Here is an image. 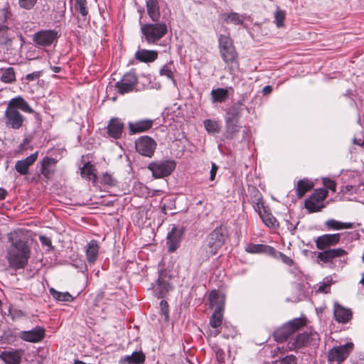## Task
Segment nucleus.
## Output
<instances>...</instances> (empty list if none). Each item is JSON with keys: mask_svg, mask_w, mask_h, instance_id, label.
Masks as SVG:
<instances>
[{"mask_svg": "<svg viewBox=\"0 0 364 364\" xmlns=\"http://www.w3.org/2000/svg\"><path fill=\"white\" fill-rule=\"evenodd\" d=\"M10 245L6 248V258L9 266L15 270L24 269L31 256L28 242L20 237H9Z\"/></svg>", "mask_w": 364, "mask_h": 364, "instance_id": "1", "label": "nucleus"}, {"mask_svg": "<svg viewBox=\"0 0 364 364\" xmlns=\"http://www.w3.org/2000/svg\"><path fill=\"white\" fill-rule=\"evenodd\" d=\"M18 109L26 113L33 112V109L21 97L18 96L11 99L7 105L4 114V122L6 127L18 129L23 125L24 117Z\"/></svg>", "mask_w": 364, "mask_h": 364, "instance_id": "2", "label": "nucleus"}, {"mask_svg": "<svg viewBox=\"0 0 364 364\" xmlns=\"http://www.w3.org/2000/svg\"><path fill=\"white\" fill-rule=\"evenodd\" d=\"M228 231L225 227L216 228L207 237L206 244L204 246L205 257H209L215 255L218 250L225 243Z\"/></svg>", "mask_w": 364, "mask_h": 364, "instance_id": "3", "label": "nucleus"}, {"mask_svg": "<svg viewBox=\"0 0 364 364\" xmlns=\"http://www.w3.org/2000/svg\"><path fill=\"white\" fill-rule=\"evenodd\" d=\"M219 49L221 57L231 71L232 64L236 62L237 53L232 41L228 35H220L218 38Z\"/></svg>", "mask_w": 364, "mask_h": 364, "instance_id": "4", "label": "nucleus"}, {"mask_svg": "<svg viewBox=\"0 0 364 364\" xmlns=\"http://www.w3.org/2000/svg\"><path fill=\"white\" fill-rule=\"evenodd\" d=\"M165 23H141V31L148 43H156L167 33Z\"/></svg>", "mask_w": 364, "mask_h": 364, "instance_id": "5", "label": "nucleus"}, {"mask_svg": "<svg viewBox=\"0 0 364 364\" xmlns=\"http://www.w3.org/2000/svg\"><path fill=\"white\" fill-rule=\"evenodd\" d=\"M320 341L319 335L312 330L306 331L299 334L294 340L288 343L287 348L289 350H297L307 345L317 346Z\"/></svg>", "mask_w": 364, "mask_h": 364, "instance_id": "6", "label": "nucleus"}, {"mask_svg": "<svg viewBox=\"0 0 364 364\" xmlns=\"http://www.w3.org/2000/svg\"><path fill=\"white\" fill-rule=\"evenodd\" d=\"M210 306L213 308L218 305L215 308L210 319V325L214 328H218L223 322V309L224 307V299L220 297L219 294L216 291H210L209 294Z\"/></svg>", "mask_w": 364, "mask_h": 364, "instance_id": "7", "label": "nucleus"}, {"mask_svg": "<svg viewBox=\"0 0 364 364\" xmlns=\"http://www.w3.org/2000/svg\"><path fill=\"white\" fill-rule=\"evenodd\" d=\"M328 196V191L326 189H316L314 192L305 200V208L310 213L320 211L323 207V202Z\"/></svg>", "mask_w": 364, "mask_h": 364, "instance_id": "8", "label": "nucleus"}, {"mask_svg": "<svg viewBox=\"0 0 364 364\" xmlns=\"http://www.w3.org/2000/svg\"><path fill=\"white\" fill-rule=\"evenodd\" d=\"M353 344L348 343L343 346L333 347L328 351V360L331 364H341L352 351Z\"/></svg>", "mask_w": 364, "mask_h": 364, "instance_id": "9", "label": "nucleus"}, {"mask_svg": "<svg viewBox=\"0 0 364 364\" xmlns=\"http://www.w3.org/2000/svg\"><path fill=\"white\" fill-rule=\"evenodd\" d=\"M176 164L173 161H157L151 163L148 168L156 178L166 177L174 170Z\"/></svg>", "mask_w": 364, "mask_h": 364, "instance_id": "10", "label": "nucleus"}, {"mask_svg": "<svg viewBox=\"0 0 364 364\" xmlns=\"http://www.w3.org/2000/svg\"><path fill=\"white\" fill-rule=\"evenodd\" d=\"M135 147L139 154L150 158L154 155L156 142L148 136H142L136 141Z\"/></svg>", "mask_w": 364, "mask_h": 364, "instance_id": "11", "label": "nucleus"}, {"mask_svg": "<svg viewBox=\"0 0 364 364\" xmlns=\"http://www.w3.org/2000/svg\"><path fill=\"white\" fill-rule=\"evenodd\" d=\"M137 84V77L135 74L128 73L122 80L116 83V88L119 93L124 95L134 90Z\"/></svg>", "mask_w": 364, "mask_h": 364, "instance_id": "12", "label": "nucleus"}, {"mask_svg": "<svg viewBox=\"0 0 364 364\" xmlns=\"http://www.w3.org/2000/svg\"><path fill=\"white\" fill-rule=\"evenodd\" d=\"M45 328L40 326H36L35 328L29 331H22L18 333V337L26 342L29 343H38L41 342L45 337Z\"/></svg>", "mask_w": 364, "mask_h": 364, "instance_id": "13", "label": "nucleus"}, {"mask_svg": "<svg viewBox=\"0 0 364 364\" xmlns=\"http://www.w3.org/2000/svg\"><path fill=\"white\" fill-rule=\"evenodd\" d=\"M170 279L171 277L166 270H161L159 272L156 285L154 287L155 292L159 298L164 297L166 294L172 289L169 283Z\"/></svg>", "mask_w": 364, "mask_h": 364, "instance_id": "14", "label": "nucleus"}, {"mask_svg": "<svg viewBox=\"0 0 364 364\" xmlns=\"http://www.w3.org/2000/svg\"><path fill=\"white\" fill-rule=\"evenodd\" d=\"M57 38L58 33L56 31L44 30L35 33L33 40L38 46H48L56 41Z\"/></svg>", "mask_w": 364, "mask_h": 364, "instance_id": "15", "label": "nucleus"}, {"mask_svg": "<svg viewBox=\"0 0 364 364\" xmlns=\"http://www.w3.org/2000/svg\"><path fill=\"white\" fill-rule=\"evenodd\" d=\"M305 325V321L302 318H294L284 326L277 332V336L280 337V339H287L291 334L294 333L300 327Z\"/></svg>", "mask_w": 364, "mask_h": 364, "instance_id": "16", "label": "nucleus"}, {"mask_svg": "<svg viewBox=\"0 0 364 364\" xmlns=\"http://www.w3.org/2000/svg\"><path fill=\"white\" fill-rule=\"evenodd\" d=\"M124 129V124L118 117L112 118L107 126V134L109 137L118 139L122 136Z\"/></svg>", "mask_w": 364, "mask_h": 364, "instance_id": "17", "label": "nucleus"}, {"mask_svg": "<svg viewBox=\"0 0 364 364\" xmlns=\"http://www.w3.org/2000/svg\"><path fill=\"white\" fill-rule=\"evenodd\" d=\"M348 252L343 248L328 249L318 253V259L324 263H332L336 258L346 257Z\"/></svg>", "mask_w": 364, "mask_h": 364, "instance_id": "18", "label": "nucleus"}, {"mask_svg": "<svg viewBox=\"0 0 364 364\" xmlns=\"http://www.w3.org/2000/svg\"><path fill=\"white\" fill-rule=\"evenodd\" d=\"M38 156V151L31 154L26 159L18 160L15 164L16 171L22 176H26L29 173V168L34 164Z\"/></svg>", "mask_w": 364, "mask_h": 364, "instance_id": "19", "label": "nucleus"}, {"mask_svg": "<svg viewBox=\"0 0 364 364\" xmlns=\"http://www.w3.org/2000/svg\"><path fill=\"white\" fill-rule=\"evenodd\" d=\"M341 240V234H325L316 240V245L318 250H325L331 246L338 244Z\"/></svg>", "mask_w": 364, "mask_h": 364, "instance_id": "20", "label": "nucleus"}, {"mask_svg": "<svg viewBox=\"0 0 364 364\" xmlns=\"http://www.w3.org/2000/svg\"><path fill=\"white\" fill-rule=\"evenodd\" d=\"M57 160L48 156L44 157L41 161L40 171L41 175L46 179L53 177L55 171Z\"/></svg>", "mask_w": 364, "mask_h": 364, "instance_id": "21", "label": "nucleus"}, {"mask_svg": "<svg viewBox=\"0 0 364 364\" xmlns=\"http://www.w3.org/2000/svg\"><path fill=\"white\" fill-rule=\"evenodd\" d=\"M333 315L337 322L346 323L352 318L353 312L350 309L346 308L338 303H334Z\"/></svg>", "mask_w": 364, "mask_h": 364, "instance_id": "22", "label": "nucleus"}, {"mask_svg": "<svg viewBox=\"0 0 364 364\" xmlns=\"http://www.w3.org/2000/svg\"><path fill=\"white\" fill-rule=\"evenodd\" d=\"M23 353L21 349L5 350L0 353V359L5 364H21Z\"/></svg>", "mask_w": 364, "mask_h": 364, "instance_id": "23", "label": "nucleus"}, {"mask_svg": "<svg viewBox=\"0 0 364 364\" xmlns=\"http://www.w3.org/2000/svg\"><path fill=\"white\" fill-rule=\"evenodd\" d=\"M182 232L176 227H173L171 231L167 235V245L169 252H174L178 249L181 242Z\"/></svg>", "mask_w": 364, "mask_h": 364, "instance_id": "24", "label": "nucleus"}, {"mask_svg": "<svg viewBox=\"0 0 364 364\" xmlns=\"http://www.w3.org/2000/svg\"><path fill=\"white\" fill-rule=\"evenodd\" d=\"M153 123L154 122L151 119H143L134 122H129V133L134 134L146 132L152 127Z\"/></svg>", "mask_w": 364, "mask_h": 364, "instance_id": "25", "label": "nucleus"}, {"mask_svg": "<svg viewBox=\"0 0 364 364\" xmlns=\"http://www.w3.org/2000/svg\"><path fill=\"white\" fill-rule=\"evenodd\" d=\"M136 60L141 63H153L158 58V52L152 50L139 49L134 54Z\"/></svg>", "mask_w": 364, "mask_h": 364, "instance_id": "26", "label": "nucleus"}, {"mask_svg": "<svg viewBox=\"0 0 364 364\" xmlns=\"http://www.w3.org/2000/svg\"><path fill=\"white\" fill-rule=\"evenodd\" d=\"M144 353L140 351H134L132 355H125L120 358L119 364H141L145 360Z\"/></svg>", "mask_w": 364, "mask_h": 364, "instance_id": "27", "label": "nucleus"}, {"mask_svg": "<svg viewBox=\"0 0 364 364\" xmlns=\"http://www.w3.org/2000/svg\"><path fill=\"white\" fill-rule=\"evenodd\" d=\"M147 13L150 18L157 22L160 18L159 0H145Z\"/></svg>", "mask_w": 364, "mask_h": 364, "instance_id": "28", "label": "nucleus"}, {"mask_svg": "<svg viewBox=\"0 0 364 364\" xmlns=\"http://www.w3.org/2000/svg\"><path fill=\"white\" fill-rule=\"evenodd\" d=\"M240 126L237 119L230 117H225V136L232 139L239 132Z\"/></svg>", "mask_w": 364, "mask_h": 364, "instance_id": "29", "label": "nucleus"}, {"mask_svg": "<svg viewBox=\"0 0 364 364\" xmlns=\"http://www.w3.org/2000/svg\"><path fill=\"white\" fill-rule=\"evenodd\" d=\"M99 253V245L96 240H91L87 245L86 249V257L87 260L90 264H93Z\"/></svg>", "mask_w": 364, "mask_h": 364, "instance_id": "30", "label": "nucleus"}, {"mask_svg": "<svg viewBox=\"0 0 364 364\" xmlns=\"http://www.w3.org/2000/svg\"><path fill=\"white\" fill-rule=\"evenodd\" d=\"M211 101L213 103L225 102L229 97V92L228 88L213 89L210 92Z\"/></svg>", "mask_w": 364, "mask_h": 364, "instance_id": "31", "label": "nucleus"}, {"mask_svg": "<svg viewBox=\"0 0 364 364\" xmlns=\"http://www.w3.org/2000/svg\"><path fill=\"white\" fill-rule=\"evenodd\" d=\"M324 225L328 230H339L343 229H350L354 227L352 223H343L334 219H330L324 223Z\"/></svg>", "mask_w": 364, "mask_h": 364, "instance_id": "32", "label": "nucleus"}, {"mask_svg": "<svg viewBox=\"0 0 364 364\" xmlns=\"http://www.w3.org/2000/svg\"><path fill=\"white\" fill-rule=\"evenodd\" d=\"M314 187V183L309 179H301L297 182L296 193L298 198H302L306 193L310 191Z\"/></svg>", "mask_w": 364, "mask_h": 364, "instance_id": "33", "label": "nucleus"}, {"mask_svg": "<svg viewBox=\"0 0 364 364\" xmlns=\"http://www.w3.org/2000/svg\"><path fill=\"white\" fill-rule=\"evenodd\" d=\"M94 166L90 164V162L85 163L81 168L80 173L82 177L89 181H95L96 175L94 173Z\"/></svg>", "mask_w": 364, "mask_h": 364, "instance_id": "34", "label": "nucleus"}, {"mask_svg": "<svg viewBox=\"0 0 364 364\" xmlns=\"http://www.w3.org/2000/svg\"><path fill=\"white\" fill-rule=\"evenodd\" d=\"M50 295L58 301L70 302L73 300V297L68 292H60L53 288L49 290Z\"/></svg>", "mask_w": 364, "mask_h": 364, "instance_id": "35", "label": "nucleus"}, {"mask_svg": "<svg viewBox=\"0 0 364 364\" xmlns=\"http://www.w3.org/2000/svg\"><path fill=\"white\" fill-rule=\"evenodd\" d=\"M74 9L76 12L79 13L86 20V17L89 14L87 0H75Z\"/></svg>", "mask_w": 364, "mask_h": 364, "instance_id": "36", "label": "nucleus"}, {"mask_svg": "<svg viewBox=\"0 0 364 364\" xmlns=\"http://www.w3.org/2000/svg\"><path fill=\"white\" fill-rule=\"evenodd\" d=\"M333 284V279L331 276L326 277L322 282L317 284L316 291L327 294L330 292L331 286Z\"/></svg>", "mask_w": 364, "mask_h": 364, "instance_id": "37", "label": "nucleus"}, {"mask_svg": "<svg viewBox=\"0 0 364 364\" xmlns=\"http://www.w3.org/2000/svg\"><path fill=\"white\" fill-rule=\"evenodd\" d=\"M259 215L267 226L270 228H274L277 226L276 218L270 213H269L267 209L262 211V213H259Z\"/></svg>", "mask_w": 364, "mask_h": 364, "instance_id": "38", "label": "nucleus"}, {"mask_svg": "<svg viewBox=\"0 0 364 364\" xmlns=\"http://www.w3.org/2000/svg\"><path fill=\"white\" fill-rule=\"evenodd\" d=\"M1 75L0 80L5 83H11L15 81V73L13 68L1 69Z\"/></svg>", "mask_w": 364, "mask_h": 364, "instance_id": "39", "label": "nucleus"}, {"mask_svg": "<svg viewBox=\"0 0 364 364\" xmlns=\"http://www.w3.org/2000/svg\"><path fill=\"white\" fill-rule=\"evenodd\" d=\"M252 203L254 209L258 213V214L266 210V208L264 205L262 197L258 191H256L254 196Z\"/></svg>", "mask_w": 364, "mask_h": 364, "instance_id": "40", "label": "nucleus"}, {"mask_svg": "<svg viewBox=\"0 0 364 364\" xmlns=\"http://www.w3.org/2000/svg\"><path fill=\"white\" fill-rule=\"evenodd\" d=\"M203 124L206 131L210 134H217L220 132V127L216 121L208 119L204 120Z\"/></svg>", "mask_w": 364, "mask_h": 364, "instance_id": "41", "label": "nucleus"}, {"mask_svg": "<svg viewBox=\"0 0 364 364\" xmlns=\"http://www.w3.org/2000/svg\"><path fill=\"white\" fill-rule=\"evenodd\" d=\"M286 16V12L283 10L277 8V11L274 13V23H276L278 28H282L284 26V21Z\"/></svg>", "mask_w": 364, "mask_h": 364, "instance_id": "42", "label": "nucleus"}, {"mask_svg": "<svg viewBox=\"0 0 364 364\" xmlns=\"http://www.w3.org/2000/svg\"><path fill=\"white\" fill-rule=\"evenodd\" d=\"M160 75L166 76L167 78L171 80L173 84H176L174 80L173 72L172 69V65L171 63L164 65L160 70Z\"/></svg>", "mask_w": 364, "mask_h": 364, "instance_id": "43", "label": "nucleus"}, {"mask_svg": "<svg viewBox=\"0 0 364 364\" xmlns=\"http://www.w3.org/2000/svg\"><path fill=\"white\" fill-rule=\"evenodd\" d=\"M244 16L237 13H231L227 15L226 21L232 22L236 25L242 24L244 22Z\"/></svg>", "mask_w": 364, "mask_h": 364, "instance_id": "44", "label": "nucleus"}, {"mask_svg": "<svg viewBox=\"0 0 364 364\" xmlns=\"http://www.w3.org/2000/svg\"><path fill=\"white\" fill-rule=\"evenodd\" d=\"M242 105V104L241 102H238L237 104H235L234 105H232L228 112V117H232V119H237L240 116V109H241L240 106Z\"/></svg>", "mask_w": 364, "mask_h": 364, "instance_id": "45", "label": "nucleus"}, {"mask_svg": "<svg viewBox=\"0 0 364 364\" xmlns=\"http://www.w3.org/2000/svg\"><path fill=\"white\" fill-rule=\"evenodd\" d=\"M266 248L267 246L263 245H249L246 247L245 250L250 253L255 254L263 252Z\"/></svg>", "mask_w": 364, "mask_h": 364, "instance_id": "46", "label": "nucleus"}, {"mask_svg": "<svg viewBox=\"0 0 364 364\" xmlns=\"http://www.w3.org/2000/svg\"><path fill=\"white\" fill-rule=\"evenodd\" d=\"M102 181L104 184L108 185L109 186H114L117 184V181L114 178L107 173L102 175Z\"/></svg>", "mask_w": 364, "mask_h": 364, "instance_id": "47", "label": "nucleus"}, {"mask_svg": "<svg viewBox=\"0 0 364 364\" xmlns=\"http://www.w3.org/2000/svg\"><path fill=\"white\" fill-rule=\"evenodd\" d=\"M37 0H18L19 6L26 10H30L36 4Z\"/></svg>", "mask_w": 364, "mask_h": 364, "instance_id": "48", "label": "nucleus"}, {"mask_svg": "<svg viewBox=\"0 0 364 364\" xmlns=\"http://www.w3.org/2000/svg\"><path fill=\"white\" fill-rule=\"evenodd\" d=\"M323 183L326 188H328L333 191H336V185L333 181L328 178H324L323 179Z\"/></svg>", "mask_w": 364, "mask_h": 364, "instance_id": "49", "label": "nucleus"}, {"mask_svg": "<svg viewBox=\"0 0 364 364\" xmlns=\"http://www.w3.org/2000/svg\"><path fill=\"white\" fill-rule=\"evenodd\" d=\"M296 358L294 355H287L281 360V364H296Z\"/></svg>", "mask_w": 364, "mask_h": 364, "instance_id": "50", "label": "nucleus"}, {"mask_svg": "<svg viewBox=\"0 0 364 364\" xmlns=\"http://www.w3.org/2000/svg\"><path fill=\"white\" fill-rule=\"evenodd\" d=\"M40 76H41V72L36 71L32 73H29V74L26 75L25 78L28 81H33V80L38 79Z\"/></svg>", "mask_w": 364, "mask_h": 364, "instance_id": "51", "label": "nucleus"}, {"mask_svg": "<svg viewBox=\"0 0 364 364\" xmlns=\"http://www.w3.org/2000/svg\"><path fill=\"white\" fill-rule=\"evenodd\" d=\"M218 170V166L215 163H212L211 169L210 171V181H213L215 179Z\"/></svg>", "mask_w": 364, "mask_h": 364, "instance_id": "52", "label": "nucleus"}, {"mask_svg": "<svg viewBox=\"0 0 364 364\" xmlns=\"http://www.w3.org/2000/svg\"><path fill=\"white\" fill-rule=\"evenodd\" d=\"M161 311L162 313L164 314V316L165 318L167 319L168 317V303L164 301V300H162L161 301Z\"/></svg>", "mask_w": 364, "mask_h": 364, "instance_id": "53", "label": "nucleus"}, {"mask_svg": "<svg viewBox=\"0 0 364 364\" xmlns=\"http://www.w3.org/2000/svg\"><path fill=\"white\" fill-rule=\"evenodd\" d=\"M8 27L0 23V41L7 38Z\"/></svg>", "mask_w": 364, "mask_h": 364, "instance_id": "54", "label": "nucleus"}, {"mask_svg": "<svg viewBox=\"0 0 364 364\" xmlns=\"http://www.w3.org/2000/svg\"><path fill=\"white\" fill-rule=\"evenodd\" d=\"M39 240L42 245L48 246L49 247H51L52 242L51 240L49 237L43 235L40 236Z\"/></svg>", "mask_w": 364, "mask_h": 364, "instance_id": "55", "label": "nucleus"}, {"mask_svg": "<svg viewBox=\"0 0 364 364\" xmlns=\"http://www.w3.org/2000/svg\"><path fill=\"white\" fill-rule=\"evenodd\" d=\"M353 143L360 146H364V136L358 135L353 139Z\"/></svg>", "mask_w": 364, "mask_h": 364, "instance_id": "56", "label": "nucleus"}, {"mask_svg": "<svg viewBox=\"0 0 364 364\" xmlns=\"http://www.w3.org/2000/svg\"><path fill=\"white\" fill-rule=\"evenodd\" d=\"M9 313L11 315L13 319L17 317H20L22 316V311L19 310H12L11 309H9Z\"/></svg>", "mask_w": 364, "mask_h": 364, "instance_id": "57", "label": "nucleus"}, {"mask_svg": "<svg viewBox=\"0 0 364 364\" xmlns=\"http://www.w3.org/2000/svg\"><path fill=\"white\" fill-rule=\"evenodd\" d=\"M281 258L282 262L289 266H291L293 264L292 259L284 254H281Z\"/></svg>", "mask_w": 364, "mask_h": 364, "instance_id": "58", "label": "nucleus"}, {"mask_svg": "<svg viewBox=\"0 0 364 364\" xmlns=\"http://www.w3.org/2000/svg\"><path fill=\"white\" fill-rule=\"evenodd\" d=\"M272 91V87L269 85H267V86L264 87L262 89V93L264 95H268V94L271 93Z\"/></svg>", "mask_w": 364, "mask_h": 364, "instance_id": "59", "label": "nucleus"}, {"mask_svg": "<svg viewBox=\"0 0 364 364\" xmlns=\"http://www.w3.org/2000/svg\"><path fill=\"white\" fill-rule=\"evenodd\" d=\"M7 192L5 189L0 188V200L6 198Z\"/></svg>", "mask_w": 364, "mask_h": 364, "instance_id": "60", "label": "nucleus"}, {"mask_svg": "<svg viewBox=\"0 0 364 364\" xmlns=\"http://www.w3.org/2000/svg\"><path fill=\"white\" fill-rule=\"evenodd\" d=\"M50 69L54 73H59L61 70V68L58 66H50Z\"/></svg>", "mask_w": 364, "mask_h": 364, "instance_id": "61", "label": "nucleus"}, {"mask_svg": "<svg viewBox=\"0 0 364 364\" xmlns=\"http://www.w3.org/2000/svg\"><path fill=\"white\" fill-rule=\"evenodd\" d=\"M287 228H288L289 230H290L291 231H293V230H296V225H293V224H291V223H289V224L288 225V226H287Z\"/></svg>", "mask_w": 364, "mask_h": 364, "instance_id": "62", "label": "nucleus"}, {"mask_svg": "<svg viewBox=\"0 0 364 364\" xmlns=\"http://www.w3.org/2000/svg\"><path fill=\"white\" fill-rule=\"evenodd\" d=\"M77 267H80V269L82 270L83 269H86V264L85 262H81L80 266L76 265Z\"/></svg>", "mask_w": 364, "mask_h": 364, "instance_id": "63", "label": "nucleus"}, {"mask_svg": "<svg viewBox=\"0 0 364 364\" xmlns=\"http://www.w3.org/2000/svg\"><path fill=\"white\" fill-rule=\"evenodd\" d=\"M360 284H361L364 286V273L363 274L362 278L360 280Z\"/></svg>", "mask_w": 364, "mask_h": 364, "instance_id": "64", "label": "nucleus"}]
</instances>
